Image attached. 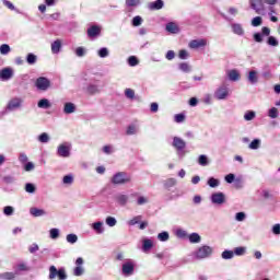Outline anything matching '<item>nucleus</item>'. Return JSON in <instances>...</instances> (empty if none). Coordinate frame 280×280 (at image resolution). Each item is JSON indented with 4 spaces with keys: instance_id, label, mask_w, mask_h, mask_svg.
Wrapping results in <instances>:
<instances>
[{
    "instance_id": "nucleus-1",
    "label": "nucleus",
    "mask_w": 280,
    "mask_h": 280,
    "mask_svg": "<svg viewBox=\"0 0 280 280\" xmlns=\"http://www.w3.org/2000/svg\"><path fill=\"white\" fill-rule=\"evenodd\" d=\"M132 180V177L125 172H118L116 173L112 179L110 183L113 185H126V183H130Z\"/></svg>"
},
{
    "instance_id": "nucleus-2",
    "label": "nucleus",
    "mask_w": 280,
    "mask_h": 280,
    "mask_svg": "<svg viewBox=\"0 0 280 280\" xmlns=\"http://www.w3.org/2000/svg\"><path fill=\"white\" fill-rule=\"evenodd\" d=\"M212 253L213 248L211 246L203 245L195 252V257L196 259H207V257H211Z\"/></svg>"
},
{
    "instance_id": "nucleus-3",
    "label": "nucleus",
    "mask_w": 280,
    "mask_h": 280,
    "mask_svg": "<svg viewBox=\"0 0 280 280\" xmlns=\"http://www.w3.org/2000/svg\"><path fill=\"white\" fill-rule=\"evenodd\" d=\"M58 277L59 280H66L67 279V271H65L63 268L57 269L56 266L49 267V279H56Z\"/></svg>"
},
{
    "instance_id": "nucleus-4",
    "label": "nucleus",
    "mask_w": 280,
    "mask_h": 280,
    "mask_svg": "<svg viewBox=\"0 0 280 280\" xmlns=\"http://www.w3.org/2000/svg\"><path fill=\"white\" fill-rule=\"evenodd\" d=\"M58 156H62V159H69L71 156V143L70 142H63L59 144L57 149Z\"/></svg>"
},
{
    "instance_id": "nucleus-5",
    "label": "nucleus",
    "mask_w": 280,
    "mask_h": 280,
    "mask_svg": "<svg viewBox=\"0 0 280 280\" xmlns=\"http://www.w3.org/2000/svg\"><path fill=\"white\" fill-rule=\"evenodd\" d=\"M249 5L256 14H260L261 16L266 14V8L264 7L262 0H249Z\"/></svg>"
},
{
    "instance_id": "nucleus-6",
    "label": "nucleus",
    "mask_w": 280,
    "mask_h": 280,
    "mask_svg": "<svg viewBox=\"0 0 280 280\" xmlns=\"http://www.w3.org/2000/svg\"><path fill=\"white\" fill-rule=\"evenodd\" d=\"M35 86H36V89H38V91H47V89H49L51 86V81H49V79H47L45 77H39L35 81Z\"/></svg>"
},
{
    "instance_id": "nucleus-7",
    "label": "nucleus",
    "mask_w": 280,
    "mask_h": 280,
    "mask_svg": "<svg viewBox=\"0 0 280 280\" xmlns=\"http://www.w3.org/2000/svg\"><path fill=\"white\" fill-rule=\"evenodd\" d=\"M84 264V259L82 257L77 258L75 260V268L73 269L74 277H82L84 275V267H82Z\"/></svg>"
},
{
    "instance_id": "nucleus-8",
    "label": "nucleus",
    "mask_w": 280,
    "mask_h": 280,
    "mask_svg": "<svg viewBox=\"0 0 280 280\" xmlns=\"http://www.w3.org/2000/svg\"><path fill=\"white\" fill-rule=\"evenodd\" d=\"M208 42L205 38L200 39H192L189 42L188 47L189 49H200V47H207Z\"/></svg>"
},
{
    "instance_id": "nucleus-9",
    "label": "nucleus",
    "mask_w": 280,
    "mask_h": 280,
    "mask_svg": "<svg viewBox=\"0 0 280 280\" xmlns=\"http://www.w3.org/2000/svg\"><path fill=\"white\" fill-rule=\"evenodd\" d=\"M214 97L217 100H226V97H229V88H226V85L220 86L214 92Z\"/></svg>"
},
{
    "instance_id": "nucleus-10",
    "label": "nucleus",
    "mask_w": 280,
    "mask_h": 280,
    "mask_svg": "<svg viewBox=\"0 0 280 280\" xmlns=\"http://www.w3.org/2000/svg\"><path fill=\"white\" fill-rule=\"evenodd\" d=\"M225 200H226V196H224L223 192H214L211 196V202L213 205H224Z\"/></svg>"
},
{
    "instance_id": "nucleus-11",
    "label": "nucleus",
    "mask_w": 280,
    "mask_h": 280,
    "mask_svg": "<svg viewBox=\"0 0 280 280\" xmlns=\"http://www.w3.org/2000/svg\"><path fill=\"white\" fill-rule=\"evenodd\" d=\"M164 5H165V2H163V0H156L153 2H149L147 4V8L151 11H154V10H163Z\"/></svg>"
},
{
    "instance_id": "nucleus-12",
    "label": "nucleus",
    "mask_w": 280,
    "mask_h": 280,
    "mask_svg": "<svg viewBox=\"0 0 280 280\" xmlns=\"http://www.w3.org/2000/svg\"><path fill=\"white\" fill-rule=\"evenodd\" d=\"M186 145L187 143L182 138L179 137L173 138V147H175L176 150H185Z\"/></svg>"
},
{
    "instance_id": "nucleus-13",
    "label": "nucleus",
    "mask_w": 280,
    "mask_h": 280,
    "mask_svg": "<svg viewBox=\"0 0 280 280\" xmlns=\"http://www.w3.org/2000/svg\"><path fill=\"white\" fill-rule=\"evenodd\" d=\"M135 272V264L128 261L122 265V273L130 277Z\"/></svg>"
},
{
    "instance_id": "nucleus-14",
    "label": "nucleus",
    "mask_w": 280,
    "mask_h": 280,
    "mask_svg": "<svg viewBox=\"0 0 280 280\" xmlns=\"http://www.w3.org/2000/svg\"><path fill=\"white\" fill-rule=\"evenodd\" d=\"M30 213L31 215H33V218H43V215H47V211H45V209H40L36 207H32L30 209Z\"/></svg>"
},
{
    "instance_id": "nucleus-15",
    "label": "nucleus",
    "mask_w": 280,
    "mask_h": 280,
    "mask_svg": "<svg viewBox=\"0 0 280 280\" xmlns=\"http://www.w3.org/2000/svg\"><path fill=\"white\" fill-rule=\"evenodd\" d=\"M14 75V70L12 68H4L0 71V78L2 80H10Z\"/></svg>"
},
{
    "instance_id": "nucleus-16",
    "label": "nucleus",
    "mask_w": 280,
    "mask_h": 280,
    "mask_svg": "<svg viewBox=\"0 0 280 280\" xmlns=\"http://www.w3.org/2000/svg\"><path fill=\"white\" fill-rule=\"evenodd\" d=\"M233 34H236V36H244V26L240 23H233L231 25Z\"/></svg>"
},
{
    "instance_id": "nucleus-17",
    "label": "nucleus",
    "mask_w": 280,
    "mask_h": 280,
    "mask_svg": "<svg viewBox=\"0 0 280 280\" xmlns=\"http://www.w3.org/2000/svg\"><path fill=\"white\" fill-rule=\"evenodd\" d=\"M247 80L249 84H257V82H259V75L257 74V71L250 70Z\"/></svg>"
},
{
    "instance_id": "nucleus-18",
    "label": "nucleus",
    "mask_w": 280,
    "mask_h": 280,
    "mask_svg": "<svg viewBox=\"0 0 280 280\" xmlns=\"http://www.w3.org/2000/svg\"><path fill=\"white\" fill-rule=\"evenodd\" d=\"M166 32L170 34H178L180 32V28H178V24L171 22L166 24Z\"/></svg>"
},
{
    "instance_id": "nucleus-19",
    "label": "nucleus",
    "mask_w": 280,
    "mask_h": 280,
    "mask_svg": "<svg viewBox=\"0 0 280 280\" xmlns=\"http://www.w3.org/2000/svg\"><path fill=\"white\" fill-rule=\"evenodd\" d=\"M21 102H22L21 98L11 100L7 106L8 110H14V108H20Z\"/></svg>"
},
{
    "instance_id": "nucleus-20",
    "label": "nucleus",
    "mask_w": 280,
    "mask_h": 280,
    "mask_svg": "<svg viewBox=\"0 0 280 280\" xmlns=\"http://www.w3.org/2000/svg\"><path fill=\"white\" fill-rule=\"evenodd\" d=\"M102 28H100L98 26H92L88 30V36H90V38H95V36H100Z\"/></svg>"
},
{
    "instance_id": "nucleus-21",
    "label": "nucleus",
    "mask_w": 280,
    "mask_h": 280,
    "mask_svg": "<svg viewBox=\"0 0 280 280\" xmlns=\"http://www.w3.org/2000/svg\"><path fill=\"white\" fill-rule=\"evenodd\" d=\"M63 113L66 115H71V114L75 113V104H73V103H66L63 105Z\"/></svg>"
},
{
    "instance_id": "nucleus-22",
    "label": "nucleus",
    "mask_w": 280,
    "mask_h": 280,
    "mask_svg": "<svg viewBox=\"0 0 280 280\" xmlns=\"http://www.w3.org/2000/svg\"><path fill=\"white\" fill-rule=\"evenodd\" d=\"M152 246H154V243L150 238H144L142 241V250L143 253H148V250H151Z\"/></svg>"
},
{
    "instance_id": "nucleus-23",
    "label": "nucleus",
    "mask_w": 280,
    "mask_h": 280,
    "mask_svg": "<svg viewBox=\"0 0 280 280\" xmlns=\"http://www.w3.org/2000/svg\"><path fill=\"white\" fill-rule=\"evenodd\" d=\"M60 49H62V42L57 39L51 44V51L52 54H60Z\"/></svg>"
},
{
    "instance_id": "nucleus-24",
    "label": "nucleus",
    "mask_w": 280,
    "mask_h": 280,
    "mask_svg": "<svg viewBox=\"0 0 280 280\" xmlns=\"http://www.w3.org/2000/svg\"><path fill=\"white\" fill-rule=\"evenodd\" d=\"M228 78L231 82H237L241 78L240 72L237 70H230L228 72Z\"/></svg>"
},
{
    "instance_id": "nucleus-25",
    "label": "nucleus",
    "mask_w": 280,
    "mask_h": 280,
    "mask_svg": "<svg viewBox=\"0 0 280 280\" xmlns=\"http://www.w3.org/2000/svg\"><path fill=\"white\" fill-rule=\"evenodd\" d=\"M188 240L190 244H200L202 237H200V234L198 233H191L190 235H188Z\"/></svg>"
},
{
    "instance_id": "nucleus-26",
    "label": "nucleus",
    "mask_w": 280,
    "mask_h": 280,
    "mask_svg": "<svg viewBox=\"0 0 280 280\" xmlns=\"http://www.w3.org/2000/svg\"><path fill=\"white\" fill-rule=\"evenodd\" d=\"M93 231H95L98 234L104 233V223L98 221L92 224Z\"/></svg>"
},
{
    "instance_id": "nucleus-27",
    "label": "nucleus",
    "mask_w": 280,
    "mask_h": 280,
    "mask_svg": "<svg viewBox=\"0 0 280 280\" xmlns=\"http://www.w3.org/2000/svg\"><path fill=\"white\" fill-rule=\"evenodd\" d=\"M30 270V267L25 262H20L15 266V272L19 275V272H27Z\"/></svg>"
},
{
    "instance_id": "nucleus-28",
    "label": "nucleus",
    "mask_w": 280,
    "mask_h": 280,
    "mask_svg": "<svg viewBox=\"0 0 280 280\" xmlns=\"http://www.w3.org/2000/svg\"><path fill=\"white\" fill-rule=\"evenodd\" d=\"M38 108H51V103L47 98H42L37 103Z\"/></svg>"
},
{
    "instance_id": "nucleus-29",
    "label": "nucleus",
    "mask_w": 280,
    "mask_h": 280,
    "mask_svg": "<svg viewBox=\"0 0 280 280\" xmlns=\"http://www.w3.org/2000/svg\"><path fill=\"white\" fill-rule=\"evenodd\" d=\"M249 150H259V148H261V140L259 139H254L249 145H248Z\"/></svg>"
},
{
    "instance_id": "nucleus-30",
    "label": "nucleus",
    "mask_w": 280,
    "mask_h": 280,
    "mask_svg": "<svg viewBox=\"0 0 280 280\" xmlns=\"http://www.w3.org/2000/svg\"><path fill=\"white\" fill-rule=\"evenodd\" d=\"M116 201L118 205L125 206L128 202V195H118L116 196Z\"/></svg>"
},
{
    "instance_id": "nucleus-31",
    "label": "nucleus",
    "mask_w": 280,
    "mask_h": 280,
    "mask_svg": "<svg viewBox=\"0 0 280 280\" xmlns=\"http://www.w3.org/2000/svg\"><path fill=\"white\" fill-rule=\"evenodd\" d=\"M255 117H257V114L253 110H248L244 114L245 121H253V119H255Z\"/></svg>"
},
{
    "instance_id": "nucleus-32",
    "label": "nucleus",
    "mask_w": 280,
    "mask_h": 280,
    "mask_svg": "<svg viewBox=\"0 0 280 280\" xmlns=\"http://www.w3.org/2000/svg\"><path fill=\"white\" fill-rule=\"evenodd\" d=\"M36 60H38V57L32 52H30L27 56H26V62L28 65H36Z\"/></svg>"
},
{
    "instance_id": "nucleus-33",
    "label": "nucleus",
    "mask_w": 280,
    "mask_h": 280,
    "mask_svg": "<svg viewBox=\"0 0 280 280\" xmlns=\"http://www.w3.org/2000/svg\"><path fill=\"white\" fill-rule=\"evenodd\" d=\"M24 189H25L26 194H36V185H34L32 183L25 184Z\"/></svg>"
},
{
    "instance_id": "nucleus-34",
    "label": "nucleus",
    "mask_w": 280,
    "mask_h": 280,
    "mask_svg": "<svg viewBox=\"0 0 280 280\" xmlns=\"http://www.w3.org/2000/svg\"><path fill=\"white\" fill-rule=\"evenodd\" d=\"M178 67H179L180 71H183L184 73L191 72V66H189V63H187V62H182V63H179Z\"/></svg>"
},
{
    "instance_id": "nucleus-35",
    "label": "nucleus",
    "mask_w": 280,
    "mask_h": 280,
    "mask_svg": "<svg viewBox=\"0 0 280 280\" xmlns=\"http://www.w3.org/2000/svg\"><path fill=\"white\" fill-rule=\"evenodd\" d=\"M268 117H270V119H277V117H279V109H277V107L270 108L268 112Z\"/></svg>"
},
{
    "instance_id": "nucleus-36",
    "label": "nucleus",
    "mask_w": 280,
    "mask_h": 280,
    "mask_svg": "<svg viewBox=\"0 0 280 280\" xmlns=\"http://www.w3.org/2000/svg\"><path fill=\"white\" fill-rule=\"evenodd\" d=\"M16 272H4L1 275V279L13 280L16 279Z\"/></svg>"
},
{
    "instance_id": "nucleus-37",
    "label": "nucleus",
    "mask_w": 280,
    "mask_h": 280,
    "mask_svg": "<svg viewBox=\"0 0 280 280\" xmlns=\"http://www.w3.org/2000/svg\"><path fill=\"white\" fill-rule=\"evenodd\" d=\"M208 185H209V187H212V188L220 187V179L210 177L208 179Z\"/></svg>"
},
{
    "instance_id": "nucleus-38",
    "label": "nucleus",
    "mask_w": 280,
    "mask_h": 280,
    "mask_svg": "<svg viewBox=\"0 0 280 280\" xmlns=\"http://www.w3.org/2000/svg\"><path fill=\"white\" fill-rule=\"evenodd\" d=\"M137 132H139V127L131 125L127 128L126 135H137Z\"/></svg>"
},
{
    "instance_id": "nucleus-39",
    "label": "nucleus",
    "mask_w": 280,
    "mask_h": 280,
    "mask_svg": "<svg viewBox=\"0 0 280 280\" xmlns=\"http://www.w3.org/2000/svg\"><path fill=\"white\" fill-rule=\"evenodd\" d=\"M235 256L233 250H224L221 254L222 259H233V257Z\"/></svg>"
},
{
    "instance_id": "nucleus-40",
    "label": "nucleus",
    "mask_w": 280,
    "mask_h": 280,
    "mask_svg": "<svg viewBox=\"0 0 280 280\" xmlns=\"http://www.w3.org/2000/svg\"><path fill=\"white\" fill-rule=\"evenodd\" d=\"M158 240L160 242H167L170 240V233L168 232H162L158 234Z\"/></svg>"
},
{
    "instance_id": "nucleus-41",
    "label": "nucleus",
    "mask_w": 280,
    "mask_h": 280,
    "mask_svg": "<svg viewBox=\"0 0 280 280\" xmlns=\"http://www.w3.org/2000/svg\"><path fill=\"white\" fill-rule=\"evenodd\" d=\"M198 163L202 165V167H206V165H209V159L207 155H199Z\"/></svg>"
},
{
    "instance_id": "nucleus-42",
    "label": "nucleus",
    "mask_w": 280,
    "mask_h": 280,
    "mask_svg": "<svg viewBox=\"0 0 280 280\" xmlns=\"http://www.w3.org/2000/svg\"><path fill=\"white\" fill-rule=\"evenodd\" d=\"M88 93L90 95H95V94L100 93V88L97 85H90V86H88Z\"/></svg>"
},
{
    "instance_id": "nucleus-43",
    "label": "nucleus",
    "mask_w": 280,
    "mask_h": 280,
    "mask_svg": "<svg viewBox=\"0 0 280 280\" xmlns=\"http://www.w3.org/2000/svg\"><path fill=\"white\" fill-rule=\"evenodd\" d=\"M38 141L40 143H49V135L47 132H43L42 135H39Z\"/></svg>"
},
{
    "instance_id": "nucleus-44",
    "label": "nucleus",
    "mask_w": 280,
    "mask_h": 280,
    "mask_svg": "<svg viewBox=\"0 0 280 280\" xmlns=\"http://www.w3.org/2000/svg\"><path fill=\"white\" fill-rule=\"evenodd\" d=\"M10 51V45H8V44H2L1 46H0V54L2 55V56H8V52Z\"/></svg>"
},
{
    "instance_id": "nucleus-45",
    "label": "nucleus",
    "mask_w": 280,
    "mask_h": 280,
    "mask_svg": "<svg viewBox=\"0 0 280 280\" xmlns=\"http://www.w3.org/2000/svg\"><path fill=\"white\" fill-rule=\"evenodd\" d=\"M49 233H50V237H51V240H58V237H60V230H58V229H51L50 231H49Z\"/></svg>"
},
{
    "instance_id": "nucleus-46",
    "label": "nucleus",
    "mask_w": 280,
    "mask_h": 280,
    "mask_svg": "<svg viewBox=\"0 0 280 280\" xmlns=\"http://www.w3.org/2000/svg\"><path fill=\"white\" fill-rule=\"evenodd\" d=\"M66 240H67L68 244H75V242H78V235L68 234Z\"/></svg>"
},
{
    "instance_id": "nucleus-47",
    "label": "nucleus",
    "mask_w": 280,
    "mask_h": 280,
    "mask_svg": "<svg viewBox=\"0 0 280 280\" xmlns=\"http://www.w3.org/2000/svg\"><path fill=\"white\" fill-rule=\"evenodd\" d=\"M105 222H106L107 226H116L117 219H115V217H107Z\"/></svg>"
},
{
    "instance_id": "nucleus-48",
    "label": "nucleus",
    "mask_w": 280,
    "mask_h": 280,
    "mask_svg": "<svg viewBox=\"0 0 280 280\" xmlns=\"http://www.w3.org/2000/svg\"><path fill=\"white\" fill-rule=\"evenodd\" d=\"M128 65L129 67H137V65H139V59H137L135 56H130L128 58Z\"/></svg>"
},
{
    "instance_id": "nucleus-49",
    "label": "nucleus",
    "mask_w": 280,
    "mask_h": 280,
    "mask_svg": "<svg viewBox=\"0 0 280 280\" xmlns=\"http://www.w3.org/2000/svg\"><path fill=\"white\" fill-rule=\"evenodd\" d=\"M142 23H143V19L139 15H137L132 19L133 27H139V25H141Z\"/></svg>"
},
{
    "instance_id": "nucleus-50",
    "label": "nucleus",
    "mask_w": 280,
    "mask_h": 280,
    "mask_svg": "<svg viewBox=\"0 0 280 280\" xmlns=\"http://www.w3.org/2000/svg\"><path fill=\"white\" fill-rule=\"evenodd\" d=\"M175 185H176V179L175 178H168L164 183V187H166V189H170L171 187H174Z\"/></svg>"
},
{
    "instance_id": "nucleus-51",
    "label": "nucleus",
    "mask_w": 280,
    "mask_h": 280,
    "mask_svg": "<svg viewBox=\"0 0 280 280\" xmlns=\"http://www.w3.org/2000/svg\"><path fill=\"white\" fill-rule=\"evenodd\" d=\"M261 23H262L261 16H256L252 20L253 27H259V25H261Z\"/></svg>"
},
{
    "instance_id": "nucleus-52",
    "label": "nucleus",
    "mask_w": 280,
    "mask_h": 280,
    "mask_svg": "<svg viewBox=\"0 0 280 280\" xmlns=\"http://www.w3.org/2000/svg\"><path fill=\"white\" fill-rule=\"evenodd\" d=\"M142 220V217L141 215H137L133 219H131L128 224L129 226H135V224H139Z\"/></svg>"
},
{
    "instance_id": "nucleus-53",
    "label": "nucleus",
    "mask_w": 280,
    "mask_h": 280,
    "mask_svg": "<svg viewBox=\"0 0 280 280\" xmlns=\"http://www.w3.org/2000/svg\"><path fill=\"white\" fill-rule=\"evenodd\" d=\"M268 45H270L271 47H278L279 40H277V38L275 36H269Z\"/></svg>"
},
{
    "instance_id": "nucleus-54",
    "label": "nucleus",
    "mask_w": 280,
    "mask_h": 280,
    "mask_svg": "<svg viewBox=\"0 0 280 280\" xmlns=\"http://www.w3.org/2000/svg\"><path fill=\"white\" fill-rule=\"evenodd\" d=\"M141 3V0H126V5L135 8Z\"/></svg>"
},
{
    "instance_id": "nucleus-55",
    "label": "nucleus",
    "mask_w": 280,
    "mask_h": 280,
    "mask_svg": "<svg viewBox=\"0 0 280 280\" xmlns=\"http://www.w3.org/2000/svg\"><path fill=\"white\" fill-rule=\"evenodd\" d=\"M236 222H244L246 220V213L238 212L235 214Z\"/></svg>"
},
{
    "instance_id": "nucleus-56",
    "label": "nucleus",
    "mask_w": 280,
    "mask_h": 280,
    "mask_svg": "<svg viewBox=\"0 0 280 280\" xmlns=\"http://www.w3.org/2000/svg\"><path fill=\"white\" fill-rule=\"evenodd\" d=\"M234 255H237V256L246 255V247H236L234 249Z\"/></svg>"
},
{
    "instance_id": "nucleus-57",
    "label": "nucleus",
    "mask_w": 280,
    "mask_h": 280,
    "mask_svg": "<svg viewBox=\"0 0 280 280\" xmlns=\"http://www.w3.org/2000/svg\"><path fill=\"white\" fill-rule=\"evenodd\" d=\"M108 48H106V47H104V48H101L100 50H98V56H100V58H107V56H108Z\"/></svg>"
},
{
    "instance_id": "nucleus-58",
    "label": "nucleus",
    "mask_w": 280,
    "mask_h": 280,
    "mask_svg": "<svg viewBox=\"0 0 280 280\" xmlns=\"http://www.w3.org/2000/svg\"><path fill=\"white\" fill-rule=\"evenodd\" d=\"M4 215H12L14 213V208L11 206H7L3 208Z\"/></svg>"
},
{
    "instance_id": "nucleus-59",
    "label": "nucleus",
    "mask_w": 280,
    "mask_h": 280,
    "mask_svg": "<svg viewBox=\"0 0 280 280\" xmlns=\"http://www.w3.org/2000/svg\"><path fill=\"white\" fill-rule=\"evenodd\" d=\"M176 124H183L185 121V114H176L174 116Z\"/></svg>"
},
{
    "instance_id": "nucleus-60",
    "label": "nucleus",
    "mask_w": 280,
    "mask_h": 280,
    "mask_svg": "<svg viewBox=\"0 0 280 280\" xmlns=\"http://www.w3.org/2000/svg\"><path fill=\"white\" fill-rule=\"evenodd\" d=\"M125 95H126V97H128L129 100H135V90H132V89H126Z\"/></svg>"
},
{
    "instance_id": "nucleus-61",
    "label": "nucleus",
    "mask_w": 280,
    "mask_h": 280,
    "mask_svg": "<svg viewBox=\"0 0 280 280\" xmlns=\"http://www.w3.org/2000/svg\"><path fill=\"white\" fill-rule=\"evenodd\" d=\"M34 167H35V165H34L33 162H26V163L24 164V170H25L26 172H34Z\"/></svg>"
},
{
    "instance_id": "nucleus-62",
    "label": "nucleus",
    "mask_w": 280,
    "mask_h": 280,
    "mask_svg": "<svg viewBox=\"0 0 280 280\" xmlns=\"http://www.w3.org/2000/svg\"><path fill=\"white\" fill-rule=\"evenodd\" d=\"M85 54H86V50H85L83 47H78V48L75 49V55H77L79 58L84 57Z\"/></svg>"
},
{
    "instance_id": "nucleus-63",
    "label": "nucleus",
    "mask_w": 280,
    "mask_h": 280,
    "mask_svg": "<svg viewBox=\"0 0 280 280\" xmlns=\"http://www.w3.org/2000/svg\"><path fill=\"white\" fill-rule=\"evenodd\" d=\"M63 185H73V177L71 175H66L63 177Z\"/></svg>"
},
{
    "instance_id": "nucleus-64",
    "label": "nucleus",
    "mask_w": 280,
    "mask_h": 280,
    "mask_svg": "<svg viewBox=\"0 0 280 280\" xmlns=\"http://www.w3.org/2000/svg\"><path fill=\"white\" fill-rule=\"evenodd\" d=\"M176 235L183 240V238L187 237V231H185L183 229H178L176 231Z\"/></svg>"
}]
</instances>
